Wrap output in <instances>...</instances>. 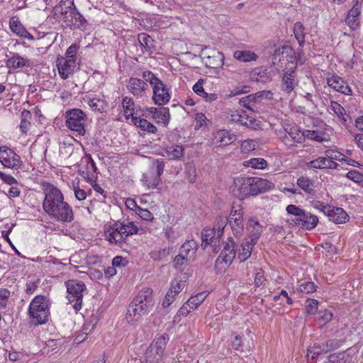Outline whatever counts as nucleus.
<instances>
[{"mask_svg":"<svg viewBox=\"0 0 363 363\" xmlns=\"http://www.w3.org/2000/svg\"><path fill=\"white\" fill-rule=\"evenodd\" d=\"M43 211L52 219L61 223H69L74 219L72 207L65 201L61 191L50 183L43 184Z\"/></svg>","mask_w":363,"mask_h":363,"instance_id":"obj_1","label":"nucleus"},{"mask_svg":"<svg viewBox=\"0 0 363 363\" xmlns=\"http://www.w3.org/2000/svg\"><path fill=\"white\" fill-rule=\"evenodd\" d=\"M154 303L152 290L149 288L140 290L128 306L126 313L128 322L133 323L139 320L152 310Z\"/></svg>","mask_w":363,"mask_h":363,"instance_id":"obj_2","label":"nucleus"},{"mask_svg":"<svg viewBox=\"0 0 363 363\" xmlns=\"http://www.w3.org/2000/svg\"><path fill=\"white\" fill-rule=\"evenodd\" d=\"M54 16L60 15V19L67 26L80 28L86 21L76 8L74 0H61L53 9Z\"/></svg>","mask_w":363,"mask_h":363,"instance_id":"obj_3","label":"nucleus"},{"mask_svg":"<svg viewBox=\"0 0 363 363\" xmlns=\"http://www.w3.org/2000/svg\"><path fill=\"white\" fill-rule=\"evenodd\" d=\"M50 298L43 295L36 296L30 302L28 315L35 325H42L48 322L50 315Z\"/></svg>","mask_w":363,"mask_h":363,"instance_id":"obj_4","label":"nucleus"},{"mask_svg":"<svg viewBox=\"0 0 363 363\" xmlns=\"http://www.w3.org/2000/svg\"><path fill=\"white\" fill-rule=\"evenodd\" d=\"M168 340L167 335L155 338L147 349L143 363H160Z\"/></svg>","mask_w":363,"mask_h":363,"instance_id":"obj_5","label":"nucleus"},{"mask_svg":"<svg viewBox=\"0 0 363 363\" xmlns=\"http://www.w3.org/2000/svg\"><path fill=\"white\" fill-rule=\"evenodd\" d=\"M67 298L70 303H74L73 308L76 311L82 308L83 292L86 289L85 284L77 280H69L66 282Z\"/></svg>","mask_w":363,"mask_h":363,"instance_id":"obj_6","label":"nucleus"},{"mask_svg":"<svg viewBox=\"0 0 363 363\" xmlns=\"http://www.w3.org/2000/svg\"><path fill=\"white\" fill-rule=\"evenodd\" d=\"M66 125L73 131L77 132L79 135L85 133L84 124L86 121V114L79 108H74L66 112Z\"/></svg>","mask_w":363,"mask_h":363,"instance_id":"obj_7","label":"nucleus"},{"mask_svg":"<svg viewBox=\"0 0 363 363\" xmlns=\"http://www.w3.org/2000/svg\"><path fill=\"white\" fill-rule=\"evenodd\" d=\"M224 228H203L201 232V245L204 248L210 245L213 248V252L218 253L220 250L221 237Z\"/></svg>","mask_w":363,"mask_h":363,"instance_id":"obj_8","label":"nucleus"},{"mask_svg":"<svg viewBox=\"0 0 363 363\" xmlns=\"http://www.w3.org/2000/svg\"><path fill=\"white\" fill-rule=\"evenodd\" d=\"M0 162L6 168L18 169L23 165L21 157L6 146L0 147Z\"/></svg>","mask_w":363,"mask_h":363,"instance_id":"obj_9","label":"nucleus"},{"mask_svg":"<svg viewBox=\"0 0 363 363\" xmlns=\"http://www.w3.org/2000/svg\"><path fill=\"white\" fill-rule=\"evenodd\" d=\"M223 249L222 250L220 255L216 260V267L220 264H224L222 267H225L229 266L235 257V245L233 239L231 237L228 238L227 242H222Z\"/></svg>","mask_w":363,"mask_h":363,"instance_id":"obj_10","label":"nucleus"},{"mask_svg":"<svg viewBox=\"0 0 363 363\" xmlns=\"http://www.w3.org/2000/svg\"><path fill=\"white\" fill-rule=\"evenodd\" d=\"M251 177H238L234 181L233 192L239 199H244L249 196H254Z\"/></svg>","mask_w":363,"mask_h":363,"instance_id":"obj_11","label":"nucleus"},{"mask_svg":"<svg viewBox=\"0 0 363 363\" xmlns=\"http://www.w3.org/2000/svg\"><path fill=\"white\" fill-rule=\"evenodd\" d=\"M127 228H107L105 232V237L111 243H118L125 240L128 235L137 234L139 228H130L129 231Z\"/></svg>","mask_w":363,"mask_h":363,"instance_id":"obj_12","label":"nucleus"},{"mask_svg":"<svg viewBox=\"0 0 363 363\" xmlns=\"http://www.w3.org/2000/svg\"><path fill=\"white\" fill-rule=\"evenodd\" d=\"M230 119L235 123L252 129H256L259 127V122L254 118L247 115L246 112L243 110L233 111L230 116Z\"/></svg>","mask_w":363,"mask_h":363,"instance_id":"obj_13","label":"nucleus"},{"mask_svg":"<svg viewBox=\"0 0 363 363\" xmlns=\"http://www.w3.org/2000/svg\"><path fill=\"white\" fill-rule=\"evenodd\" d=\"M152 87V100L157 105L162 106L167 104L170 100V94L165 84L160 80Z\"/></svg>","mask_w":363,"mask_h":363,"instance_id":"obj_14","label":"nucleus"},{"mask_svg":"<svg viewBox=\"0 0 363 363\" xmlns=\"http://www.w3.org/2000/svg\"><path fill=\"white\" fill-rule=\"evenodd\" d=\"M56 67L58 69V73L60 77L66 79L74 72L77 63L74 60H70L65 57H57L56 60Z\"/></svg>","mask_w":363,"mask_h":363,"instance_id":"obj_15","label":"nucleus"},{"mask_svg":"<svg viewBox=\"0 0 363 363\" xmlns=\"http://www.w3.org/2000/svg\"><path fill=\"white\" fill-rule=\"evenodd\" d=\"M128 90L135 96L143 98L148 90L147 84L143 79L131 77L126 85Z\"/></svg>","mask_w":363,"mask_h":363,"instance_id":"obj_16","label":"nucleus"},{"mask_svg":"<svg viewBox=\"0 0 363 363\" xmlns=\"http://www.w3.org/2000/svg\"><path fill=\"white\" fill-rule=\"evenodd\" d=\"M327 84L336 91L345 95H350L352 93L350 87L342 78L337 75H331L327 78Z\"/></svg>","mask_w":363,"mask_h":363,"instance_id":"obj_17","label":"nucleus"},{"mask_svg":"<svg viewBox=\"0 0 363 363\" xmlns=\"http://www.w3.org/2000/svg\"><path fill=\"white\" fill-rule=\"evenodd\" d=\"M325 216L335 224H343L350 219V216L343 208L332 206L327 211Z\"/></svg>","mask_w":363,"mask_h":363,"instance_id":"obj_18","label":"nucleus"},{"mask_svg":"<svg viewBox=\"0 0 363 363\" xmlns=\"http://www.w3.org/2000/svg\"><path fill=\"white\" fill-rule=\"evenodd\" d=\"M157 174L149 177L147 174H144V180L148 188H155L159 184L160 177L164 172V164L163 161L157 160L155 162Z\"/></svg>","mask_w":363,"mask_h":363,"instance_id":"obj_19","label":"nucleus"},{"mask_svg":"<svg viewBox=\"0 0 363 363\" xmlns=\"http://www.w3.org/2000/svg\"><path fill=\"white\" fill-rule=\"evenodd\" d=\"M197 249V242L194 240H190L182 245L179 252L184 256L186 261H193L195 259Z\"/></svg>","mask_w":363,"mask_h":363,"instance_id":"obj_20","label":"nucleus"},{"mask_svg":"<svg viewBox=\"0 0 363 363\" xmlns=\"http://www.w3.org/2000/svg\"><path fill=\"white\" fill-rule=\"evenodd\" d=\"M297 186L310 197L315 196L316 191L313 180L307 177H300L296 181Z\"/></svg>","mask_w":363,"mask_h":363,"instance_id":"obj_21","label":"nucleus"},{"mask_svg":"<svg viewBox=\"0 0 363 363\" xmlns=\"http://www.w3.org/2000/svg\"><path fill=\"white\" fill-rule=\"evenodd\" d=\"M361 9L357 4L353 6L349 11L345 22L352 30H355L359 26V15Z\"/></svg>","mask_w":363,"mask_h":363,"instance_id":"obj_22","label":"nucleus"},{"mask_svg":"<svg viewBox=\"0 0 363 363\" xmlns=\"http://www.w3.org/2000/svg\"><path fill=\"white\" fill-rule=\"evenodd\" d=\"M251 178L253 186L252 192H254V196L269 190L274 187L273 183L267 179L259 177Z\"/></svg>","mask_w":363,"mask_h":363,"instance_id":"obj_23","label":"nucleus"},{"mask_svg":"<svg viewBox=\"0 0 363 363\" xmlns=\"http://www.w3.org/2000/svg\"><path fill=\"white\" fill-rule=\"evenodd\" d=\"M10 28L11 31L20 37L27 38L28 40H34L33 36L23 27L19 21L14 18H11L9 21Z\"/></svg>","mask_w":363,"mask_h":363,"instance_id":"obj_24","label":"nucleus"},{"mask_svg":"<svg viewBox=\"0 0 363 363\" xmlns=\"http://www.w3.org/2000/svg\"><path fill=\"white\" fill-rule=\"evenodd\" d=\"M310 166L315 169H336L337 164L328 157H320L310 162Z\"/></svg>","mask_w":363,"mask_h":363,"instance_id":"obj_25","label":"nucleus"},{"mask_svg":"<svg viewBox=\"0 0 363 363\" xmlns=\"http://www.w3.org/2000/svg\"><path fill=\"white\" fill-rule=\"evenodd\" d=\"M32 65L30 60L20 56L18 54H13L7 61V66L12 69L23 68L24 67H30Z\"/></svg>","mask_w":363,"mask_h":363,"instance_id":"obj_26","label":"nucleus"},{"mask_svg":"<svg viewBox=\"0 0 363 363\" xmlns=\"http://www.w3.org/2000/svg\"><path fill=\"white\" fill-rule=\"evenodd\" d=\"M213 140L214 143L218 145L225 146L234 141V137L230 135L227 130H221L216 133Z\"/></svg>","mask_w":363,"mask_h":363,"instance_id":"obj_27","label":"nucleus"},{"mask_svg":"<svg viewBox=\"0 0 363 363\" xmlns=\"http://www.w3.org/2000/svg\"><path fill=\"white\" fill-rule=\"evenodd\" d=\"M329 108L338 117L342 124L345 125L349 116L347 114L345 109L337 102L332 101Z\"/></svg>","mask_w":363,"mask_h":363,"instance_id":"obj_28","label":"nucleus"},{"mask_svg":"<svg viewBox=\"0 0 363 363\" xmlns=\"http://www.w3.org/2000/svg\"><path fill=\"white\" fill-rule=\"evenodd\" d=\"M319 219L317 216L312 214L310 212L306 211L302 218L296 220V225H311V227H316L318 224Z\"/></svg>","mask_w":363,"mask_h":363,"instance_id":"obj_29","label":"nucleus"},{"mask_svg":"<svg viewBox=\"0 0 363 363\" xmlns=\"http://www.w3.org/2000/svg\"><path fill=\"white\" fill-rule=\"evenodd\" d=\"M296 85V82H295L294 77L292 73H286L284 74L282 78V90L286 94H290L294 90V87Z\"/></svg>","mask_w":363,"mask_h":363,"instance_id":"obj_30","label":"nucleus"},{"mask_svg":"<svg viewBox=\"0 0 363 363\" xmlns=\"http://www.w3.org/2000/svg\"><path fill=\"white\" fill-rule=\"evenodd\" d=\"M233 57L238 61L244 62L255 61L258 57L255 52L248 50H236Z\"/></svg>","mask_w":363,"mask_h":363,"instance_id":"obj_31","label":"nucleus"},{"mask_svg":"<svg viewBox=\"0 0 363 363\" xmlns=\"http://www.w3.org/2000/svg\"><path fill=\"white\" fill-rule=\"evenodd\" d=\"M330 362L334 363H356L357 359L350 356L346 352L338 354L337 355L331 354L329 356Z\"/></svg>","mask_w":363,"mask_h":363,"instance_id":"obj_32","label":"nucleus"},{"mask_svg":"<svg viewBox=\"0 0 363 363\" xmlns=\"http://www.w3.org/2000/svg\"><path fill=\"white\" fill-rule=\"evenodd\" d=\"M86 101V99H84ZM86 102L89 107L93 111H97L99 112H103L107 107V102L102 99L99 98H88L86 99Z\"/></svg>","mask_w":363,"mask_h":363,"instance_id":"obj_33","label":"nucleus"},{"mask_svg":"<svg viewBox=\"0 0 363 363\" xmlns=\"http://www.w3.org/2000/svg\"><path fill=\"white\" fill-rule=\"evenodd\" d=\"M228 224L230 227L240 226L242 225V212L240 209H233L228 218Z\"/></svg>","mask_w":363,"mask_h":363,"instance_id":"obj_34","label":"nucleus"},{"mask_svg":"<svg viewBox=\"0 0 363 363\" xmlns=\"http://www.w3.org/2000/svg\"><path fill=\"white\" fill-rule=\"evenodd\" d=\"M267 165V161L260 157H254L243 162V166L255 169H264Z\"/></svg>","mask_w":363,"mask_h":363,"instance_id":"obj_35","label":"nucleus"},{"mask_svg":"<svg viewBox=\"0 0 363 363\" xmlns=\"http://www.w3.org/2000/svg\"><path fill=\"white\" fill-rule=\"evenodd\" d=\"M208 295V293L206 291H203L197 294L195 296H192L187 300V305H189L191 309L194 310L197 308L201 303L203 302Z\"/></svg>","mask_w":363,"mask_h":363,"instance_id":"obj_36","label":"nucleus"},{"mask_svg":"<svg viewBox=\"0 0 363 363\" xmlns=\"http://www.w3.org/2000/svg\"><path fill=\"white\" fill-rule=\"evenodd\" d=\"M169 111L167 108H159L158 111L155 113L153 118L158 123H161L163 125H167L169 121Z\"/></svg>","mask_w":363,"mask_h":363,"instance_id":"obj_37","label":"nucleus"},{"mask_svg":"<svg viewBox=\"0 0 363 363\" xmlns=\"http://www.w3.org/2000/svg\"><path fill=\"white\" fill-rule=\"evenodd\" d=\"M167 156L171 160H179L184 155L182 145H172L166 149Z\"/></svg>","mask_w":363,"mask_h":363,"instance_id":"obj_38","label":"nucleus"},{"mask_svg":"<svg viewBox=\"0 0 363 363\" xmlns=\"http://www.w3.org/2000/svg\"><path fill=\"white\" fill-rule=\"evenodd\" d=\"M309 205L314 209H316L320 212H323L324 215L326 214L327 211L330 209V205L325 203L324 202L319 201L316 196L313 197L308 196V198Z\"/></svg>","mask_w":363,"mask_h":363,"instance_id":"obj_39","label":"nucleus"},{"mask_svg":"<svg viewBox=\"0 0 363 363\" xmlns=\"http://www.w3.org/2000/svg\"><path fill=\"white\" fill-rule=\"evenodd\" d=\"M285 132L290 136L294 143H301L305 140V134L296 128H285Z\"/></svg>","mask_w":363,"mask_h":363,"instance_id":"obj_40","label":"nucleus"},{"mask_svg":"<svg viewBox=\"0 0 363 363\" xmlns=\"http://www.w3.org/2000/svg\"><path fill=\"white\" fill-rule=\"evenodd\" d=\"M134 121L135 124L143 130L151 133H155L157 131V128L146 119L135 118Z\"/></svg>","mask_w":363,"mask_h":363,"instance_id":"obj_41","label":"nucleus"},{"mask_svg":"<svg viewBox=\"0 0 363 363\" xmlns=\"http://www.w3.org/2000/svg\"><path fill=\"white\" fill-rule=\"evenodd\" d=\"M294 33L298 44L302 47L305 43L304 26L300 22H296L294 26Z\"/></svg>","mask_w":363,"mask_h":363,"instance_id":"obj_42","label":"nucleus"},{"mask_svg":"<svg viewBox=\"0 0 363 363\" xmlns=\"http://www.w3.org/2000/svg\"><path fill=\"white\" fill-rule=\"evenodd\" d=\"M31 113L29 111L23 110L21 113V121L20 128L23 133H26L30 128Z\"/></svg>","mask_w":363,"mask_h":363,"instance_id":"obj_43","label":"nucleus"},{"mask_svg":"<svg viewBox=\"0 0 363 363\" xmlns=\"http://www.w3.org/2000/svg\"><path fill=\"white\" fill-rule=\"evenodd\" d=\"M286 211L289 214L294 216L295 218L293 219V221L296 223V220H299L302 218L304 216L306 211L301 208L299 206H297L294 204H290L286 207Z\"/></svg>","mask_w":363,"mask_h":363,"instance_id":"obj_44","label":"nucleus"},{"mask_svg":"<svg viewBox=\"0 0 363 363\" xmlns=\"http://www.w3.org/2000/svg\"><path fill=\"white\" fill-rule=\"evenodd\" d=\"M124 114L126 117L133 116L134 112V102L131 98L125 97L122 101Z\"/></svg>","mask_w":363,"mask_h":363,"instance_id":"obj_45","label":"nucleus"},{"mask_svg":"<svg viewBox=\"0 0 363 363\" xmlns=\"http://www.w3.org/2000/svg\"><path fill=\"white\" fill-rule=\"evenodd\" d=\"M252 248L247 245V243L244 241L241 244L240 248L238 250V257L240 260V262H244L247 260L252 254Z\"/></svg>","mask_w":363,"mask_h":363,"instance_id":"obj_46","label":"nucleus"},{"mask_svg":"<svg viewBox=\"0 0 363 363\" xmlns=\"http://www.w3.org/2000/svg\"><path fill=\"white\" fill-rule=\"evenodd\" d=\"M186 286V281L178 279L177 278L174 279V280L172 281L171 286L169 289V291H172V293L174 294V295H177L179 293H180L183 289Z\"/></svg>","mask_w":363,"mask_h":363,"instance_id":"obj_47","label":"nucleus"},{"mask_svg":"<svg viewBox=\"0 0 363 363\" xmlns=\"http://www.w3.org/2000/svg\"><path fill=\"white\" fill-rule=\"evenodd\" d=\"M298 289L302 293L309 294L314 292L316 290V286L312 281H306L301 283L298 285Z\"/></svg>","mask_w":363,"mask_h":363,"instance_id":"obj_48","label":"nucleus"},{"mask_svg":"<svg viewBox=\"0 0 363 363\" xmlns=\"http://www.w3.org/2000/svg\"><path fill=\"white\" fill-rule=\"evenodd\" d=\"M79 49V46L78 45L75 43L71 45L66 51L65 58L76 62V54Z\"/></svg>","mask_w":363,"mask_h":363,"instance_id":"obj_49","label":"nucleus"},{"mask_svg":"<svg viewBox=\"0 0 363 363\" xmlns=\"http://www.w3.org/2000/svg\"><path fill=\"white\" fill-rule=\"evenodd\" d=\"M11 293L6 289H0V308H5L8 304V300Z\"/></svg>","mask_w":363,"mask_h":363,"instance_id":"obj_50","label":"nucleus"},{"mask_svg":"<svg viewBox=\"0 0 363 363\" xmlns=\"http://www.w3.org/2000/svg\"><path fill=\"white\" fill-rule=\"evenodd\" d=\"M257 146V143L253 140H245L242 141L241 144V150L243 152H247L252 150H255Z\"/></svg>","mask_w":363,"mask_h":363,"instance_id":"obj_51","label":"nucleus"},{"mask_svg":"<svg viewBox=\"0 0 363 363\" xmlns=\"http://www.w3.org/2000/svg\"><path fill=\"white\" fill-rule=\"evenodd\" d=\"M325 351L326 350H324V349H322L321 345L314 344L313 347L308 349L307 356L309 357V355L311 354V358L314 359L319 354H323V352Z\"/></svg>","mask_w":363,"mask_h":363,"instance_id":"obj_52","label":"nucleus"},{"mask_svg":"<svg viewBox=\"0 0 363 363\" xmlns=\"http://www.w3.org/2000/svg\"><path fill=\"white\" fill-rule=\"evenodd\" d=\"M138 40L140 45L145 48H150L153 41L152 38L149 35H147L145 33L139 34Z\"/></svg>","mask_w":363,"mask_h":363,"instance_id":"obj_53","label":"nucleus"},{"mask_svg":"<svg viewBox=\"0 0 363 363\" xmlns=\"http://www.w3.org/2000/svg\"><path fill=\"white\" fill-rule=\"evenodd\" d=\"M325 155L326 157H329L330 160L335 162L342 161L345 160L344 155L338 151L333 150H328L325 151Z\"/></svg>","mask_w":363,"mask_h":363,"instance_id":"obj_54","label":"nucleus"},{"mask_svg":"<svg viewBox=\"0 0 363 363\" xmlns=\"http://www.w3.org/2000/svg\"><path fill=\"white\" fill-rule=\"evenodd\" d=\"M143 78L145 80V82H150L152 86L154 84H157V82H160L159 79L152 72L150 71H145L143 72Z\"/></svg>","mask_w":363,"mask_h":363,"instance_id":"obj_55","label":"nucleus"},{"mask_svg":"<svg viewBox=\"0 0 363 363\" xmlns=\"http://www.w3.org/2000/svg\"><path fill=\"white\" fill-rule=\"evenodd\" d=\"M318 301L315 299H308L306 301V307L308 314H315L318 310Z\"/></svg>","mask_w":363,"mask_h":363,"instance_id":"obj_56","label":"nucleus"},{"mask_svg":"<svg viewBox=\"0 0 363 363\" xmlns=\"http://www.w3.org/2000/svg\"><path fill=\"white\" fill-rule=\"evenodd\" d=\"M267 279L264 277V272L261 269H259L258 272H256L255 277V284L257 287L263 286L265 284Z\"/></svg>","mask_w":363,"mask_h":363,"instance_id":"obj_57","label":"nucleus"},{"mask_svg":"<svg viewBox=\"0 0 363 363\" xmlns=\"http://www.w3.org/2000/svg\"><path fill=\"white\" fill-rule=\"evenodd\" d=\"M293 53V49L290 45H283L281 48H278L274 50V56H280L284 54H286L287 55H290Z\"/></svg>","mask_w":363,"mask_h":363,"instance_id":"obj_58","label":"nucleus"},{"mask_svg":"<svg viewBox=\"0 0 363 363\" xmlns=\"http://www.w3.org/2000/svg\"><path fill=\"white\" fill-rule=\"evenodd\" d=\"M260 236V233H254L251 234L247 238L244 242L247 243V245H249V247H251L252 249L255 245L257 242Z\"/></svg>","mask_w":363,"mask_h":363,"instance_id":"obj_59","label":"nucleus"},{"mask_svg":"<svg viewBox=\"0 0 363 363\" xmlns=\"http://www.w3.org/2000/svg\"><path fill=\"white\" fill-rule=\"evenodd\" d=\"M168 253L169 252L166 249H163L161 250L152 251L150 253V255H151V257L154 260H161V259H164V257H166L167 255H168Z\"/></svg>","mask_w":363,"mask_h":363,"instance_id":"obj_60","label":"nucleus"},{"mask_svg":"<svg viewBox=\"0 0 363 363\" xmlns=\"http://www.w3.org/2000/svg\"><path fill=\"white\" fill-rule=\"evenodd\" d=\"M347 177L355 182H360L363 179V175L356 170L348 172Z\"/></svg>","mask_w":363,"mask_h":363,"instance_id":"obj_61","label":"nucleus"},{"mask_svg":"<svg viewBox=\"0 0 363 363\" xmlns=\"http://www.w3.org/2000/svg\"><path fill=\"white\" fill-rule=\"evenodd\" d=\"M0 179L7 184L13 185L17 184V180L10 174L0 171Z\"/></svg>","mask_w":363,"mask_h":363,"instance_id":"obj_62","label":"nucleus"},{"mask_svg":"<svg viewBox=\"0 0 363 363\" xmlns=\"http://www.w3.org/2000/svg\"><path fill=\"white\" fill-rule=\"evenodd\" d=\"M176 295H174L172 291H168L163 301H162V306L164 308H167L174 301Z\"/></svg>","mask_w":363,"mask_h":363,"instance_id":"obj_63","label":"nucleus"},{"mask_svg":"<svg viewBox=\"0 0 363 363\" xmlns=\"http://www.w3.org/2000/svg\"><path fill=\"white\" fill-rule=\"evenodd\" d=\"M138 214L142 219L145 220H151L153 218L151 212L147 209L138 208Z\"/></svg>","mask_w":363,"mask_h":363,"instance_id":"obj_64","label":"nucleus"}]
</instances>
